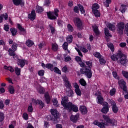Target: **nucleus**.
<instances>
[{
    "mask_svg": "<svg viewBox=\"0 0 128 128\" xmlns=\"http://www.w3.org/2000/svg\"><path fill=\"white\" fill-rule=\"evenodd\" d=\"M112 60L116 62L117 60L118 64H120L124 66H126L128 64V60L126 59V56L120 52L116 55L114 54L111 56Z\"/></svg>",
    "mask_w": 128,
    "mask_h": 128,
    "instance_id": "1",
    "label": "nucleus"
},
{
    "mask_svg": "<svg viewBox=\"0 0 128 128\" xmlns=\"http://www.w3.org/2000/svg\"><path fill=\"white\" fill-rule=\"evenodd\" d=\"M86 64L88 66H86L85 68L80 69V72L82 74H85L88 78H92V61L86 62Z\"/></svg>",
    "mask_w": 128,
    "mask_h": 128,
    "instance_id": "2",
    "label": "nucleus"
},
{
    "mask_svg": "<svg viewBox=\"0 0 128 128\" xmlns=\"http://www.w3.org/2000/svg\"><path fill=\"white\" fill-rule=\"evenodd\" d=\"M52 114L54 116V119H52V116H47V118L48 120H54V124H58V118H60V113L58 112V110H52L51 112Z\"/></svg>",
    "mask_w": 128,
    "mask_h": 128,
    "instance_id": "3",
    "label": "nucleus"
},
{
    "mask_svg": "<svg viewBox=\"0 0 128 128\" xmlns=\"http://www.w3.org/2000/svg\"><path fill=\"white\" fill-rule=\"evenodd\" d=\"M74 22L79 30H82L84 29V24L80 18H74Z\"/></svg>",
    "mask_w": 128,
    "mask_h": 128,
    "instance_id": "4",
    "label": "nucleus"
},
{
    "mask_svg": "<svg viewBox=\"0 0 128 128\" xmlns=\"http://www.w3.org/2000/svg\"><path fill=\"white\" fill-rule=\"evenodd\" d=\"M58 12H60V10L58 9H55L54 12H47V15L50 20H56V16H58Z\"/></svg>",
    "mask_w": 128,
    "mask_h": 128,
    "instance_id": "5",
    "label": "nucleus"
},
{
    "mask_svg": "<svg viewBox=\"0 0 128 128\" xmlns=\"http://www.w3.org/2000/svg\"><path fill=\"white\" fill-rule=\"evenodd\" d=\"M68 106L66 108L65 110H68L69 112H70L72 110L74 112H78V108L74 104H72V103L69 102V104H68Z\"/></svg>",
    "mask_w": 128,
    "mask_h": 128,
    "instance_id": "6",
    "label": "nucleus"
},
{
    "mask_svg": "<svg viewBox=\"0 0 128 128\" xmlns=\"http://www.w3.org/2000/svg\"><path fill=\"white\" fill-rule=\"evenodd\" d=\"M126 25L124 23L122 22L118 24L117 25V32L118 34L120 36L124 34V28Z\"/></svg>",
    "mask_w": 128,
    "mask_h": 128,
    "instance_id": "7",
    "label": "nucleus"
},
{
    "mask_svg": "<svg viewBox=\"0 0 128 128\" xmlns=\"http://www.w3.org/2000/svg\"><path fill=\"white\" fill-rule=\"evenodd\" d=\"M103 106L104 107L101 110V112L106 114L110 112V105L108 104V103L104 102Z\"/></svg>",
    "mask_w": 128,
    "mask_h": 128,
    "instance_id": "8",
    "label": "nucleus"
},
{
    "mask_svg": "<svg viewBox=\"0 0 128 128\" xmlns=\"http://www.w3.org/2000/svg\"><path fill=\"white\" fill-rule=\"evenodd\" d=\"M118 84L122 88L123 92L124 90V92H126V90H128V87L126 86V83L124 82V80H122L118 82Z\"/></svg>",
    "mask_w": 128,
    "mask_h": 128,
    "instance_id": "9",
    "label": "nucleus"
},
{
    "mask_svg": "<svg viewBox=\"0 0 128 128\" xmlns=\"http://www.w3.org/2000/svg\"><path fill=\"white\" fill-rule=\"evenodd\" d=\"M110 104L111 106H112V110L114 114H118V108L116 106V103L114 101H110Z\"/></svg>",
    "mask_w": 128,
    "mask_h": 128,
    "instance_id": "10",
    "label": "nucleus"
},
{
    "mask_svg": "<svg viewBox=\"0 0 128 128\" xmlns=\"http://www.w3.org/2000/svg\"><path fill=\"white\" fill-rule=\"evenodd\" d=\"M68 102V96H64V98L62 99V104L65 110L66 108L68 106L69 103H66Z\"/></svg>",
    "mask_w": 128,
    "mask_h": 128,
    "instance_id": "11",
    "label": "nucleus"
},
{
    "mask_svg": "<svg viewBox=\"0 0 128 128\" xmlns=\"http://www.w3.org/2000/svg\"><path fill=\"white\" fill-rule=\"evenodd\" d=\"M94 124L95 126H98L100 127V128H106V126H108V124L104 122H99L98 120L94 121Z\"/></svg>",
    "mask_w": 128,
    "mask_h": 128,
    "instance_id": "12",
    "label": "nucleus"
},
{
    "mask_svg": "<svg viewBox=\"0 0 128 128\" xmlns=\"http://www.w3.org/2000/svg\"><path fill=\"white\" fill-rule=\"evenodd\" d=\"M36 18V10H32L31 14H29L28 16V18L32 22H34Z\"/></svg>",
    "mask_w": 128,
    "mask_h": 128,
    "instance_id": "13",
    "label": "nucleus"
},
{
    "mask_svg": "<svg viewBox=\"0 0 128 128\" xmlns=\"http://www.w3.org/2000/svg\"><path fill=\"white\" fill-rule=\"evenodd\" d=\"M15 6H24V2L22 0H12Z\"/></svg>",
    "mask_w": 128,
    "mask_h": 128,
    "instance_id": "14",
    "label": "nucleus"
},
{
    "mask_svg": "<svg viewBox=\"0 0 128 128\" xmlns=\"http://www.w3.org/2000/svg\"><path fill=\"white\" fill-rule=\"evenodd\" d=\"M64 82L65 83V86L68 88V90H70L72 88V84H70V82H68V78H64Z\"/></svg>",
    "mask_w": 128,
    "mask_h": 128,
    "instance_id": "15",
    "label": "nucleus"
},
{
    "mask_svg": "<svg viewBox=\"0 0 128 128\" xmlns=\"http://www.w3.org/2000/svg\"><path fill=\"white\" fill-rule=\"evenodd\" d=\"M80 110L81 112V113L84 116H85L86 114H88V108H86L85 106H80Z\"/></svg>",
    "mask_w": 128,
    "mask_h": 128,
    "instance_id": "16",
    "label": "nucleus"
},
{
    "mask_svg": "<svg viewBox=\"0 0 128 128\" xmlns=\"http://www.w3.org/2000/svg\"><path fill=\"white\" fill-rule=\"evenodd\" d=\"M33 102L36 104H40V108H44V104L42 100H33Z\"/></svg>",
    "mask_w": 128,
    "mask_h": 128,
    "instance_id": "17",
    "label": "nucleus"
},
{
    "mask_svg": "<svg viewBox=\"0 0 128 128\" xmlns=\"http://www.w3.org/2000/svg\"><path fill=\"white\" fill-rule=\"evenodd\" d=\"M44 98H45V100H46V104H48L50 102V100H52L50 98V94H48V92H46L45 94Z\"/></svg>",
    "mask_w": 128,
    "mask_h": 128,
    "instance_id": "18",
    "label": "nucleus"
},
{
    "mask_svg": "<svg viewBox=\"0 0 128 128\" xmlns=\"http://www.w3.org/2000/svg\"><path fill=\"white\" fill-rule=\"evenodd\" d=\"M8 52H9V56H13L14 58H18V56L16 54V51H14L12 49L10 48Z\"/></svg>",
    "mask_w": 128,
    "mask_h": 128,
    "instance_id": "19",
    "label": "nucleus"
},
{
    "mask_svg": "<svg viewBox=\"0 0 128 128\" xmlns=\"http://www.w3.org/2000/svg\"><path fill=\"white\" fill-rule=\"evenodd\" d=\"M98 104H102V106H104V98H102V96L100 95L98 96Z\"/></svg>",
    "mask_w": 128,
    "mask_h": 128,
    "instance_id": "20",
    "label": "nucleus"
},
{
    "mask_svg": "<svg viewBox=\"0 0 128 128\" xmlns=\"http://www.w3.org/2000/svg\"><path fill=\"white\" fill-rule=\"evenodd\" d=\"M18 64L22 68L26 66V60L19 59L18 60Z\"/></svg>",
    "mask_w": 128,
    "mask_h": 128,
    "instance_id": "21",
    "label": "nucleus"
},
{
    "mask_svg": "<svg viewBox=\"0 0 128 128\" xmlns=\"http://www.w3.org/2000/svg\"><path fill=\"white\" fill-rule=\"evenodd\" d=\"M66 94L70 98L74 96V91L72 89H66Z\"/></svg>",
    "mask_w": 128,
    "mask_h": 128,
    "instance_id": "22",
    "label": "nucleus"
},
{
    "mask_svg": "<svg viewBox=\"0 0 128 128\" xmlns=\"http://www.w3.org/2000/svg\"><path fill=\"white\" fill-rule=\"evenodd\" d=\"M78 118H80V114H78L75 116H72L70 120L73 122H76L78 120Z\"/></svg>",
    "mask_w": 128,
    "mask_h": 128,
    "instance_id": "23",
    "label": "nucleus"
},
{
    "mask_svg": "<svg viewBox=\"0 0 128 128\" xmlns=\"http://www.w3.org/2000/svg\"><path fill=\"white\" fill-rule=\"evenodd\" d=\"M94 32L96 36H100V30H98V27L96 25L92 26Z\"/></svg>",
    "mask_w": 128,
    "mask_h": 128,
    "instance_id": "24",
    "label": "nucleus"
},
{
    "mask_svg": "<svg viewBox=\"0 0 128 128\" xmlns=\"http://www.w3.org/2000/svg\"><path fill=\"white\" fill-rule=\"evenodd\" d=\"M108 28H109L110 30H112V32H114L116 30V26L112 24H109L108 25Z\"/></svg>",
    "mask_w": 128,
    "mask_h": 128,
    "instance_id": "25",
    "label": "nucleus"
},
{
    "mask_svg": "<svg viewBox=\"0 0 128 128\" xmlns=\"http://www.w3.org/2000/svg\"><path fill=\"white\" fill-rule=\"evenodd\" d=\"M103 118L105 120V122H106V124H110V120H111L110 118V116H108L104 115Z\"/></svg>",
    "mask_w": 128,
    "mask_h": 128,
    "instance_id": "26",
    "label": "nucleus"
},
{
    "mask_svg": "<svg viewBox=\"0 0 128 128\" xmlns=\"http://www.w3.org/2000/svg\"><path fill=\"white\" fill-rule=\"evenodd\" d=\"M46 68H48V70H50L51 72H54V65L52 64H46Z\"/></svg>",
    "mask_w": 128,
    "mask_h": 128,
    "instance_id": "27",
    "label": "nucleus"
},
{
    "mask_svg": "<svg viewBox=\"0 0 128 128\" xmlns=\"http://www.w3.org/2000/svg\"><path fill=\"white\" fill-rule=\"evenodd\" d=\"M127 8H126V6H124V4L121 5V8L120 10V12H121L122 14H124V12H126V10Z\"/></svg>",
    "mask_w": 128,
    "mask_h": 128,
    "instance_id": "28",
    "label": "nucleus"
},
{
    "mask_svg": "<svg viewBox=\"0 0 128 128\" xmlns=\"http://www.w3.org/2000/svg\"><path fill=\"white\" fill-rule=\"evenodd\" d=\"M100 8V5L98 4H94L92 6V12L98 10Z\"/></svg>",
    "mask_w": 128,
    "mask_h": 128,
    "instance_id": "29",
    "label": "nucleus"
},
{
    "mask_svg": "<svg viewBox=\"0 0 128 128\" xmlns=\"http://www.w3.org/2000/svg\"><path fill=\"white\" fill-rule=\"evenodd\" d=\"M104 32L106 36H108V38H112V34H110V30H108V29L106 28L104 29Z\"/></svg>",
    "mask_w": 128,
    "mask_h": 128,
    "instance_id": "30",
    "label": "nucleus"
},
{
    "mask_svg": "<svg viewBox=\"0 0 128 128\" xmlns=\"http://www.w3.org/2000/svg\"><path fill=\"white\" fill-rule=\"evenodd\" d=\"M26 44L27 46H28V48H32V46H34V43L30 40H28L26 42Z\"/></svg>",
    "mask_w": 128,
    "mask_h": 128,
    "instance_id": "31",
    "label": "nucleus"
},
{
    "mask_svg": "<svg viewBox=\"0 0 128 128\" xmlns=\"http://www.w3.org/2000/svg\"><path fill=\"white\" fill-rule=\"evenodd\" d=\"M52 50L54 52H58V44H52Z\"/></svg>",
    "mask_w": 128,
    "mask_h": 128,
    "instance_id": "32",
    "label": "nucleus"
},
{
    "mask_svg": "<svg viewBox=\"0 0 128 128\" xmlns=\"http://www.w3.org/2000/svg\"><path fill=\"white\" fill-rule=\"evenodd\" d=\"M10 30L12 34V36H16V34H18V30L14 28H11Z\"/></svg>",
    "mask_w": 128,
    "mask_h": 128,
    "instance_id": "33",
    "label": "nucleus"
},
{
    "mask_svg": "<svg viewBox=\"0 0 128 128\" xmlns=\"http://www.w3.org/2000/svg\"><path fill=\"white\" fill-rule=\"evenodd\" d=\"M18 30H20L22 32H24V34H26V30H24V28H23L22 26V25H20V24H18Z\"/></svg>",
    "mask_w": 128,
    "mask_h": 128,
    "instance_id": "34",
    "label": "nucleus"
},
{
    "mask_svg": "<svg viewBox=\"0 0 128 128\" xmlns=\"http://www.w3.org/2000/svg\"><path fill=\"white\" fill-rule=\"evenodd\" d=\"M78 8L80 10V12H81V13L82 14H86V10H84V6H82L81 4L78 5Z\"/></svg>",
    "mask_w": 128,
    "mask_h": 128,
    "instance_id": "35",
    "label": "nucleus"
},
{
    "mask_svg": "<svg viewBox=\"0 0 128 128\" xmlns=\"http://www.w3.org/2000/svg\"><path fill=\"white\" fill-rule=\"evenodd\" d=\"M10 94H14V92H16V90H14V86H11L9 88L8 90Z\"/></svg>",
    "mask_w": 128,
    "mask_h": 128,
    "instance_id": "36",
    "label": "nucleus"
},
{
    "mask_svg": "<svg viewBox=\"0 0 128 128\" xmlns=\"http://www.w3.org/2000/svg\"><path fill=\"white\" fill-rule=\"evenodd\" d=\"M44 10V8L42 7H40V6H38L36 7V12L38 14H41V12H42Z\"/></svg>",
    "mask_w": 128,
    "mask_h": 128,
    "instance_id": "37",
    "label": "nucleus"
},
{
    "mask_svg": "<svg viewBox=\"0 0 128 128\" xmlns=\"http://www.w3.org/2000/svg\"><path fill=\"white\" fill-rule=\"evenodd\" d=\"M104 4L106 8H110V4H112V0H106V2H104Z\"/></svg>",
    "mask_w": 128,
    "mask_h": 128,
    "instance_id": "38",
    "label": "nucleus"
},
{
    "mask_svg": "<svg viewBox=\"0 0 128 128\" xmlns=\"http://www.w3.org/2000/svg\"><path fill=\"white\" fill-rule=\"evenodd\" d=\"M72 40H74V37H72V35L69 36L66 39L68 44H72Z\"/></svg>",
    "mask_w": 128,
    "mask_h": 128,
    "instance_id": "39",
    "label": "nucleus"
},
{
    "mask_svg": "<svg viewBox=\"0 0 128 128\" xmlns=\"http://www.w3.org/2000/svg\"><path fill=\"white\" fill-rule=\"evenodd\" d=\"M92 12L96 18H100V12L98 11V10L96 11H92Z\"/></svg>",
    "mask_w": 128,
    "mask_h": 128,
    "instance_id": "40",
    "label": "nucleus"
},
{
    "mask_svg": "<svg viewBox=\"0 0 128 128\" xmlns=\"http://www.w3.org/2000/svg\"><path fill=\"white\" fill-rule=\"evenodd\" d=\"M4 114L2 112H0V122H2L4 120Z\"/></svg>",
    "mask_w": 128,
    "mask_h": 128,
    "instance_id": "41",
    "label": "nucleus"
},
{
    "mask_svg": "<svg viewBox=\"0 0 128 128\" xmlns=\"http://www.w3.org/2000/svg\"><path fill=\"white\" fill-rule=\"evenodd\" d=\"M116 120L114 119H113V120H110V122H109L110 124L113 126H116Z\"/></svg>",
    "mask_w": 128,
    "mask_h": 128,
    "instance_id": "42",
    "label": "nucleus"
},
{
    "mask_svg": "<svg viewBox=\"0 0 128 128\" xmlns=\"http://www.w3.org/2000/svg\"><path fill=\"white\" fill-rule=\"evenodd\" d=\"M20 72H21L20 68H15V72H16V76H20Z\"/></svg>",
    "mask_w": 128,
    "mask_h": 128,
    "instance_id": "43",
    "label": "nucleus"
},
{
    "mask_svg": "<svg viewBox=\"0 0 128 128\" xmlns=\"http://www.w3.org/2000/svg\"><path fill=\"white\" fill-rule=\"evenodd\" d=\"M108 46L109 48H110L112 50V52H114V44H112V43H110L108 44Z\"/></svg>",
    "mask_w": 128,
    "mask_h": 128,
    "instance_id": "44",
    "label": "nucleus"
},
{
    "mask_svg": "<svg viewBox=\"0 0 128 128\" xmlns=\"http://www.w3.org/2000/svg\"><path fill=\"white\" fill-rule=\"evenodd\" d=\"M4 68L7 70H10V72H14V70L12 67H8L7 66H4Z\"/></svg>",
    "mask_w": 128,
    "mask_h": 128,
    "instance_id": "45",
    "label": "nucleus"
},
{
    "mask_svg": "<svg viewBox=\"0 0 128 128\" xmlns=\"http://www.w3.org/2000/svg\"><path fill=\"white\" fill-rule=\"evenodd\" d=\"M68 28L70 32H73L74 30V27L70 24L68 25Z\"/></svg>",
    "mask_w": 128,
    "mask_h": 128,
    "instance_id": "46",
    "label": "nucleus"
},
{
    "mask_svg": "<svg viewBox=\"0 0 128 128\" xmlns=\"http://www.w3.org/2000/svg\"><path fill=\"white\" fill-rule=\"evenodd\" d=\"M94 56H95V58H98V60H100V58L102 56V55L100 52H98L94 53Z\"/></svg>",
    "mask_w": 128,
    "mask_h": 128,
    "instance_id": "47",
    "label": "nucleus"
},
{
    "mask_svg": "<svg viewBox=\"0 0 128 128\" xmlns=\"http://www.w3.org/2000/svg\"><path fill=\"white\" fill-rule=\"evenodd\" d=\"M80 83L82 86H86V80H84L81 79L80 81Z\"/></svg>",
    "mask_w": 128,
    "mask_h": 128,
    "instance_id": "48",
    "label": "nucleus"
},
{
    "mask_svg": "<svg viewBox=\"0 0 128 128\" xmlns=\"http://www.w3.org/2000/svg\"><path fill=\"white\" fill-rule=\"evenodd\" d=\"M18 45L17 44L14 43L12 46V50H14V52H16V50H18Z\"/></svg>",
    "mask_w": 128,
    "mask_h": 128,
    "instance_id": "49",
    "label": "nucleus"
},
{
    "mask_svg": "<svg viewBox=\"0 0 128 128\" xmlns=\"http://www.w3.org/2000/svg\"><path fill=\"white\" fill-rule=\"evenodd\" d=\"M1 16L2 18H4L6 20H8V13H5L4 14H2Z\"/></svg>",
    "mask_w": 128,
    "mask_h": 128,
    "instance_id": "50",
    "label": "nucleus"
},
{
    "mask_svg": "<svg viewBox=\"0 0 128 128\" xmlns=\"http://www.w3.org/2000/svg\"><path fill=\"white\" fill-rule=\"evenodd\" d=\"M54 72L58 74H62V72L58 68V67H54Z\"/></svg>",
    "mask_w": 128,
    "mask_h": 128,
    "instance_id": "51",
    "label": "nucleus"
},
{
    "mask_svg": "<svg viewBox=\"0 0 128 128\" xmlns=\"http://www.w3.org/2000/svg\"><path fill=\"white\" fill-rule=\"evenodd\" d=\"M64 50H68V43L65 42L62 46Z\"/></svg>",
    "mask_w": 128,
    "mask_h": 128,
    "instance_id": "52",
    "label": "nucleus"
},
{
    "mask_svg": "<svg viewBox=\"0 0 128 128\" xmlns=\"http://www.w3.org/2000/svg\"><path fill=\"white\" fill-rule=\"evenodd\" d=\"M99 60L100 64H106V60L104 59V58H102V56L100 58Z\"/></svg>",
    "mask_w": 128,
    "mask_h": 128,
    "instance_id": "53",
    "label": "nucleus"
},
{
    "mask_svg": "<svg viewBox=\"0 0 128 128\" xmlns=\"http://www.w3.org/2000/svg\"><path fill=\"white\" fill-rule=\"evenodd\" d=\"M46 90L42 88H40L38 90V92L40 94H44Z\"/></svg>",
    "mask_w": 128,
    "mask_h": 128,
    "instance_id": "54",
    "label": "nucleus"
},
{
    "mask_svg": "<svg viewBox=\"0 0 128 128\" xmlns=\"http://www.w3.org/2000/svg\"><path fill=\"white\" fill-rule=\"evenodd\" d=\"M75 92L77 95H78L79 96H82V91L80 90V89H76Z\"/></svg>",
    "mask_w": 128,
    "mask_h": 128,
    "instance_id": "55",
    "label": "nucleus"
},
{
    "mask_svg": "<svg viewBox=\"0 0 128 128\" xmlns=\"http://www.w3.org/2000/svg\"><path fill=\"white\" fill-rule=\"evenodd\" d=\"M123 94L124 96V98L126 100H128V90L126 89V92H124V90L123 91Z\"/></svg>",
    "mask_w": 128,
    "mask_h": 128,
    "instance_id": "56",
    "label": "nucleus"
},
{
    "mask_svg": "<svg viewBox=\"0 0 128 128\" xmlns=\"http://www.w3.org/2000/svg\"><path fill=\"white\" fill-rule=\"evenodd\" d=\"M28 112H34V108H32V104H30V106L28 108Z\"/></svg>",
    "mask_w": 128,
    "mask_h": 128,
    "instance_id": "57",
    "label": "nucleus"
},
{
    "mask_svg": "<svg viewBox=\"0 0 128 128\" xmlns=\"http://www.w3.org/2000/svg\"><path fill=\"white\" fill-rule=\"evenodd\" d=\"M123 76L128 80V72L126 71H123L122 72Z\"/></svg>",
    "mask_w": 128,
    "mask_h": 128,
    "instance_id": "58",
    "label": "nucleus"
},
{
    "mask_svg": "<svg viewBox=\"0 0 128 128\" xmlns=\"http://www.w3.org/2000/svg\"><path fill=\"white\" fill-rule=\"evenodd\" d=\"M52 102L54 104V106H58V100L56 99H54L52 100Z\"/></svg>",
    "mask_w": 128,
    "mask_h": 128,
    "instance_id": "59",
    "label": "nucleus"
},
{
    "mask_svg": "<svg viewBox=\"0 0 128 128\" xmlns=\"http://www.w3.org/2000/svg\"><path fill=\"white\" fill-rule=\"evenodd\" d=\"M38 74L40 76H44V70H42L38 72Z\"/></svg>",
    "mask_w": 128,
    "mask_h": 128,
    "instance_id": "60",
    "label": "nucleus"
},
{
    "mask_svg": "<svg viewBox=\"0 0 128 128\" xmlns=\"http://www.w3.org/2000/svg\"><path fill=\"white\" fill-rule=\"evenodd\" d=\"M4 108V102L2 100H0V110H3Z\"/></svg>",
    "mask_w": 128,
    "mask_h": 128,
    "instance_id": "61",
    "label": "nucleus"
},
{
    "mask_svg": "<svg viewBox=\"0 0 128 128\" xmlns=\"http://www.w3.org/2000/svg\"><path fill=\"white\" fill-rule=\"evenodd\" d=\"M76 60L78 62H82V58H80V56H76Z\"/></svg>",
    "mask_w": 128,
    "mask_h": 128,
    "instance_id": "62",
    "label": "nucleus"
},
{
    "mask_svg": "<svg viewBox=\"0 0 128 128\" xmlns=\"http://www.w3.org/2000/svg\"><path fill=\"white\" fill-rule=\"evenodd\" d=\"M110 96H114L116 94V89L113 88L112 90L110 91Z\"/></svg>",
    "mask_w": 128,
    "mask_h": 128,
    "instance_id": "63",
    "label": "nucleus"
},
{
    "mask_svg": "<svg viewBox=\"0 0 128 128\" xmlns=\"http://www.w3.org/2000/svg\"><path fill=\"white\" fill-rule=\"evenodd\" d=\"M4 30H6V32H9L10 31V26L4 25Z\"/></svg>",
    "mask_w": 128,
    "mask_h": 128,
    "instance_id": "64",
    "label": "nucleus"
}]
</instances>
